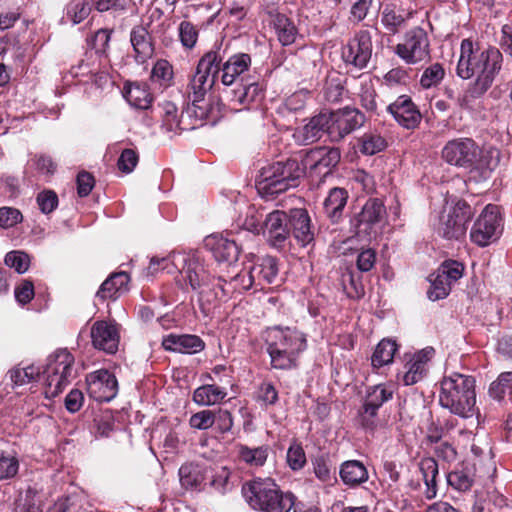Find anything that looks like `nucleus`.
I'll list each match as a JSON object with an SVG mask.
<instances>
[{
  "label": "nucleus",
  "mask_w": 512,
  "mask_h": 512,
  "mask_svg": "<svg viewBox=\"0 0 512 512\" xmlns=\"http://www.w3.org/2000/svg\"><path fill=\"white\" fill-rule=\"evenodd\" d=\"M503 61L501 50L495 46L481 49L475 47L469 38L461 41L456 74L463 80L473 77L474 80L469 83L464 95L456 99L459 107H468L471 101L481 98L491 89L502 69Z\"/></svg>",
  "instance_id": "obj_1"
},
{
  "label": "nucleus",
  "mask_w": 512,
  "mask_h": 512,
  "mask_svg": "<svg viewBox=\"0 0 512 512\" xmlns=\"http://www.w3.org/2000/svg\"><path fill=\"white\" fill-rule=\"evenodd\" d=\"M174 266L177 274L175 281L180 288L187 286L224 288L225 285H230L232 288H238V286L250 288L252 285L253 276L247 273L236 272L233 276H229V279L223 275H213L204 260L196 254L177 253Z\"/></svg>",
  "instance_id": "obj_2"
},
{
  "label": "nucleus",
  "mask_w": 512,
  "mask_h": 512,
  "mask_svg": "<svg viewBox=\"0 0 512 512\" xmlns=\"http://www.w3.org/2000/svg\"><path fill=\"white\" fill-rule=\"evenodd\" d=\"M500 156L499 149H482L474 139L468 137L452 139L442 149V158L446 163L469 169L471 174L476 173L483 180L488 179L498 166Z\"/></svg>",
  "instance_id": "obj_3"
},
{
  "label": "nucleus",
  "mask_w": 512,
  "mask_h": 512,
  "mask_svg": "<svg viewBox=\"0 0 512 512\" xmlns=\"http://www.w3.org/2000/svg\"><path fill=\"white\" fill-rule=\"evenodd\" d=\"M305 174V168L295 158L276 161L263 166L256 176L255 186L258 194L272 200L277 195L295 188Z\"/></svg>",
  "instance_id": "obj_4"
},
{
  "label": "nucleus",
  "mask_w": 512,
  "mask_h": 512,
  "mask_svg": "<svg viewBox=\"0 0 512 512\" xmlns=\"http://www.w3.org/2000/svg\"><path fill=\"white\" fill-rule=\"evenodd\" d=\"M248 505L260 512H287L293 504V493L281 490L271 478H254L242 486Z\"/></svg>",
  "instance_id": "obj_5"
},
{
  "label": "nucleus",
  "mask_w": 512,
  "mask_h": 512,
  "mask_svg": "<svg viewBox=\"0 0 512 512\" xmlns=\"http://www.w3.org/2000/svg\"><path fill=\"white\" fill-rule=\"evenodd\" d=\"M265 342L272 367L280 370L295 368L298 354L306 348L303 334L290 328L268 329Z\"/></svg>",
  "instance_id": "obj_6"
},
{
  "label": "nucleus",
  "mask_w": 512,
  "mask_h": 512,
  "mask_svg": "<svg viewBox=\"0 0 512 512\" xmlns=\"http://www.w3.org/2000/svg\"><path fill=\"white\" fill-rule=\"evenodd\" d=\"M440 384L441 406L464 418L472 416L476 404L474 377L455 372L445 376Z\"/></svg>",
  "instance_id": "obj_7"
},
{
  "label": "nucleus",
  "mask_w": 512,
  "mask_h": 512,
  "mask_svg": "<svg viewBox=\"0 0 512 512\" xmlns=\"http://www.w3.org/2000/svg\"><path fill=\"white\" fill-rule=\"evenodd\" d=\"M473 215L471 205L458 199L439 215L438 223L434 225L435 232L446 240H460L465 237L467 224Z\"/></svg>",
  "instance_id": "obj_8"
},
{
  "label": "nucleus",
  "mask_w": 512,
  "mask_h": 512,
  "mask_svg": "<svg viewBox=\"0 0 512 512\" xmlns=\"http://www.w3.org/2000/svg\"><path fill=\"white\" fill-rule=\"evenodd\" d=\"M387 214L384 201L370 197L361 211L350 219L351 231L359 240L371 241L378 235L379 224Z\"/></svg>",
  "instance_id": "obj_9"
},
{
  "label": "nucleus",
  "mask_w": 512,
  "mask_h": 512,
  "mask_svg": "<svg viewBox=\"0 0 512 512\" xmlns=\"http://www.w3.org/2000/svg\"><path fill=\"white\" fill-rule=\"evenodd\" d=\"M73 364L74 357L67 349H59L49 356L43 371L46 397H56L63 391L72 375Z\"/></svg>",
  "instance_id": "obj_10"
},
{
  "label": "nucleus",
  "mask_w": 512,
  "mask_h": 512,
  "mask_svg": "<svg viewBox=\"0 0 512 512\" xmlns=\"http://www.w3.org/2000/svg\"><path fill=\"white\" fill-rule=\"evenodd\" d=\"M503 231L500 206L488 204L475 220L470 240L479 247H485L498 240Z\"/></svg>",
  "instance_id": "obj_11"
},
{
  "label": "nucleus",
  "mask_w": 512,
  "mask_h": 512,
  "mask_svg": "<svg viewBox=\"0 0 512 512\" xmlns=\"http://www.w3.org/2000/svg\"><path fill=\"white\" fill-rule=\"evenodd\" d=\"M392 397L393 390L385 384L369 386L366 389L362 406L358 411V421L361 427L373 432L379 425V409Z\"/></svg>",
  "instance_id": "obj_12"
},
{
  "label": "nucleus",
  "mask_w": 512,
  "mask_h": 512,
  "mask_svg": "<svg viewBox=\"0 0 512 512\" xmlns=\"http://www.w3.org/2000/svg\"><path fill=\"white\" fill-rule=\"evenodd\" d=\"M341 160V151L338 147L317 146L305 154L302 167L309 170L311 177L319 175V187L326 177L331 176Z\"/></svg>",
  "instance_id": "obj_13"
},
{
  "label": "nucleus",
  "mask_w": 512,
  "mask_h": 512,
  "mask_svg": "<svg viewBox=\"0 0 512 512\" xmlns=\"http://www.w3.org/2000/svg\"><path fill=\"white\" fill-rule=\"evenodd\" d=\"M372 52V34L370 30L361 28L342 46L341 58L346 66L363 70L368 67Z\"/></svg>",
  "instance_id": "obj_14"
},
{
  "label": "nucleus",
  "mask_w": 512,
  "mask_h": 512,
  "mask_svg": "<svg viewBox=\"0 0 512 512\" xmlns=\"http://www.w3.org/2000/svg\"><path fill=\"white\" fill-rule=\"evenodd\" d=\"M251 236L249 231H241L236 234L233 232L222 234H212L204 239V247L211 252L218 263H227L229 266L238 261L239 255L243 250L241 236Z\"/></svg>",
  "instance_id": "obj_15"
},
{
  "label": "nucleus",
  "mask_w": 512,
  "mask_h": 512,
  "mask_svg": "<svg viewBox=\"0 0 512 512\" xmlns=\"http://www.w3.org/2000/svg\"><path fill=\"white\" fill-rule=\"evenodd\" d=\"M395 54L407 64H417L430 59V41L426 31L414 27L407 31L404 40L395 47Z\"/></svg>",
  "instance_id": "obj_16"
},
{
  "label": "nucleus",
  "mask_w": 512,
  "mask_h": 512,
  "mask_svg": "<svg viewBox=\"0 0 512 512\" xmlns=\"http://www.w3.org/2000/svg\"><path fill=\"white\" fill-rule=\"evenodd\" d=\"M330 122L329 137L332 141H340L346 135L362 127L365 115L356 108L345 107L328 114Z\"/></svg>",
  "instance_id": "obj_17"
},
{
  "label": "nucleus",
  "mask_w": 512,
  "mask_h": 512,
  "mask_svg": "<svg viewBox=\"0 0 512 512\" xmlns=\"http://www.w3.org/2000/svg\"><path fill=\"white\" fill-rule=\"evenodd\" d=\"M163 11L155 8L150 16L151 20L147 24L135 25L130 32V42L134 51V59L138 64H145L153 57L155 52L154 41L149 32L150 25L154 18H161Z\"/></svg>",
  "instance_id": "obj_18"
},
{
  "label": "nucleus",
  "mask_w": 512,
  "mask_h": 512,
  "mask_svg": "<svg viewBox=\"0 0 512 512\" xmlns=\"http://www.w3.org/2000/svg\"><path fill=\"white\" fill-rule=\"evenodd\" d=\"M87 391L97 402H109L116 397L118 382L114 374L106 369H100L87 375Z\"/></svg>",
  "instance_id": "obj_19"
},
{
  "label": "nucleus",
  "mask_w": 512,
  "mask_h": 512,
  "mask_svg": "<svg viewBox=\"0 0 512 512\" xmlns=\"http://www.w3.org/2000/svg\"><path fill=\"white\" fill-rule=\"evenodd\" d=\"M289 214L282 210L270 212L264 221V234L269 245L277 250H284L290 238Z\"/></svg>",
  "instance_id": "obj_20"
},
{
  "label": "nucleus",
  "mask_w": 512,
  "mask_h": 512,
  "mask_svg": "<svg viewBox=\"0 0 512 512\" xmlns=\"http://www.w3.org/2000/svg\"><path fill=\"white\" fill-rule=\"evenodd\" d=\"M386 111L403 128L414 130L419 126L422 120L421 112L418 106L408 95H400L396 100L390 103Z\"/></svg>",
  "instance_id": "obj_21"
},
{
  "label": "nucleus",
  "mask_w": 512,
  "mask_h": 512,
  "mask_svg": "<svg viewBox=\"0 0 512 512\" xmlns=\"http://www.w3.org/2000/svg\"><path fill=\"white\" fill-rule=\"evenodd\" d=\"M264 12L268 16L269 26L274 30L281 45L289 46L295 43L299 30L294 20L280 12L274 5H268Z\"/></svg>",
  "instance_id": "obj_22"
},
{
  "label": "nucleus",
  "mask_w": 512,
  "mask_h": 512,
  "mask_svg": "<svg viewBox=\"0 0 512 512\" xmlns=\"http://www.w3.org/2000/svg\"><path fill=\"white\" fill-rule=\"evenodd\" d=\"M93 347L107 354L118 351L120 335L116 324L96 321L90 331Z\"/></svg>",
  "instance_id": "obj_23"
},
{
  "label": "nucleus",
  "mask_w": 512,
  "mask_h": 512,
  "mask_svg": "<svg viewBox=\"0 0 512 512\" xmlns=\"http://www.w3.org/2000/svg\"><path fill=\"white\" fill-rule=\"evenodd\" d=\"M289 214V233L297 243L303 247L314 240V229L311 223L309 213L304 208H294L288 211Z\"/></svg>",
  "instance_id": "obj_24"
},
{
  "label": "nucleus",
  "mask_w": 512,
  "mask_h": 512,
  "mask_svg": "<svg viewBox=\"0 0 512 512\" xmlns=\"http://www.w3.org/2000/svg\"><path fill=\"white\" fill-rule=\"evenodd\" d=\"M265 99V86L260 82L242 84L232 91L231 102L240 109H257Z\"/></svg>",
  "instance_id": "obj_25"
},
{
  "label": "nucleus",
  "mask_w": 512,
  "mask_h": 512,
  "mask_svg": "<svg viewBox=\"0 0 512 512\" xmlns=\"http://www.w3.org/2000/svg\"><path fill=\"white\" fill-rule=\"evenodd\" d=\"M162 124L161 129L174 135L181 134L183 131H191L192 125L189 119L184 116L183 110L178 114L176 105L171 101H164L160 105Z\"/></svg>",
  "instance_id": "obj_26"
},
{
  "label": "nucleus",
  "mask_w": 512,
  "mask_h": 512,
  "mask_svg": "<svg viewBox=\"0 0 512 512\" xmlns=\"http://www.w3.org/2000/svg\"><path fill=\"white\" fill-rule=\"evenodd\" d=\"M162 346L165 350L185 354H196L205 348L204 341L196 335L169 334L163 338Z\"/></svg>",
  "instance_id": "obj_27"
},
{
  "label": "nucleus",
  "mask_w": 512,
  "mask_h": 512,
  "mask_svg": "<svg viewBox=\"0 0 512 512\" xmlns=\"http://www.w3.org/2000/svg\"><path fill=\"white\" fill-rule=\"evenodd\" d=\"M226 56V48H223L222 41L215 42L211 49L206 51L198 60L196 68L203 71L205 74L213 76L218 79L219 74H222V65Z\"/></svg>",
  "instance_id": "obj_28"
},
{
  "label": "nucleus",
  "mask_w": 512,
  "mask_h": 512,
  "mask_svg": "<svg viewBox=\"0 0 512 512\" xmlns=\"http://www.w3.org/2000/svg\"><path fill=\"white\" fill-rule=\"evenodd\" d=\"M434 355V349L427 347L415 353L407 362V371L404 374L403 381L405 385H413L423 379L427 372V364Z\"/></svg>",
  "instance_id": "obj_29"
},
{
  "label": "nucleus",
  "mask_w": 512,
  "mask_h": 512,
  "mask_svg": "<svg viewBox=\"0 0 512 512\" xmlns=\"http://www.w3.org/2000/svg\"><path fill=\"white\" fill-rule=\"evenodd\" d=\"M251 62V56L247 53H236L229 56L222 65V84L230 86L235 83L240 75L249 70Z\"/></svg>",
  "instance_id": "obj_30"
},
{
  "label": "nucleus",
  "mask_w": 512,
  "mask_h": 512,
  "mask_svg": "<svg viewBox=\"0 0 512 512\" xmlns=\"http://www.w3.org/2000/svg\"><path fill=\"white\" fill-rule=\"evenodd\" d=\"M348 198L349 194L345 188L334 187L329 190L323 202V211L333 224L339 223L342 219Z\"/></svg>",
  "instance_id": "obj_31"
},
{
  "label": "nucleus",
  "mask_w": 512,
  "mask_h": 512,
  "mask_svg": "<svg viewBox=\"0 0 512 512\" xmlns=\"http://www.w3.org/2000/svg\"><path fill=\"white\" fill-rule=\"evenodd\" d=\"M183 112L186 119H189L192 130L202 126L206 122L215 124L218 118V111L215 110L211 103L205 102V100L203 102L192 101Z\"/></svg>",
  "instance_id": "obj_32"
},
{
  "label": "nucleus",
  "mask_w": 512,
  "mask_h": 512,
  "mask_svg": "<svg viewBox=\"0 0 512 512\" xmlns=\"http://www.w3.org/2000/svg\"><path fill=\"white\" fill-rule=\"evenodd\" d=\"M216 81L213 76L205 74L203 71H200V69L195 68L187 85L189 100L193 102H203L207 92L213 88Z\"/></svg>",
  "instance_id": "obj_33"
},
{
  "label": "nucleus",
  "mask_w": 512,
  "mask_h": 512,
  "mask_svg": "<svg viewBox=\"0 0 512 512\" xmlns=\"http://www.w3.org/2000/svg\"><path fill=\"white\" fill-rule=\"evenodd\" d=\"M175 255H177V253L163 258L152 257L148 266L144 267L139 272L138 278L142 281L149 282L156 277H162L166 274H174L176 269V266H174Z\"/></svg>",
  "instance_id": "obj_34"
},
{
  "label": "nucleus",
  "mask_w": 512,
  "mask_h": 512,
  "mask_svg": "<svg viewBox=\"0 0 512 512\" xmlns=\"http://www.w3.org/2000/svg\"><path fill=\"white\" fill-rule=\"evenodd\" d=\"M341 481L350 488H355L365 483L368 478L366 466L359 460H348L340 466Z\"/></svg>",
  "instance_id": "obj_35"
},
{
  "label": "nucleus",
  "mask_w": 512,
  "mask_h": 512,
  "mask_svg": "<svg viewBox=\"0 0 512 512\" xmlns=\"http://www.w3.org/2000/svg\"><path fill=\"white\" fill-rule=\"evenodd\" d=\"M123 95L131 106L141 110L149 109L154 99L148 84L143 82L125 85Z\"/></svg>",
  "instance_id": "obj_36"
},
{
  "label": "nucleus",
  "mask_w": 512,
  "mask_h": 512,
  "mask_svg": "<svg viewBox=\"0 0 512 512\" xmlns=\"http://www.w3.org/2000/svg\"><path fill=\"white\" fill-rule=\"evenodd\" d=\"M475 465L464 462L455 470L447 474L446 480L449 486L460 492H466L471 489L475 482Z\"/></svg>",
  "instance_id": "obj_37"
},
{
  "label": "nucleus",
  "mask_w": 512,
  "mask_h": 512,
  "mask_svg": "<svg viewBox=\"0 0 512 512\" xmlns=\"http://www.w3.org/2000/svg\"><path fill=\"white\" fill-rule=\"evenodd\" d=\"M419 470L425 483V496L433 499L438 492L439 465L434 457H423L419 461Z\"/></svg>",
  "instance_id": "obj_38"
},
{
  "label": "nucleus",
  "mask_w": 512,
  "mask_h": 512,
  "mask_svg": "<svg viewBox=\"0 0 512 512\" xmlns=\"http://www.w3.org/2000/svg\"><path fill=\"white\" fill-rule=\"evenodd\" d=\"M464 266L462 263L454 260L445 261L437 271V275L432 283V288H451L462 276Z\"/></svg>",
  "instance_id": "obj_39"
},
{
  "label": "nucleus",
  "mask_w": 512,
  "mask_h": 512,
  "mask_svg": "<svg viewBox=\"0 0 512 512\" xmlns=\"http://www.w3.org/2000/svg\"><path fill=\"white\" fill-rule=\"evenodd\" d=\"M327 113H320L310 119V121L301 129L302 141L305 144H311L318 141L324 133L329 135L330 122Z\"/></svg>",
  "instance_id": "obj_40"
},
{
  "label": "nucleus",
  "mask_w": 512,
  "mask_h": 512,
  "mask_svg": "<svg viewBox=\"0 0 512 512\" xmlns=\"http://www.w3.org/2000/svg\"><path fill=\"white\" fill-rule=\"evenodd\" d=\"M406 22L404 9L395 3H387L381 10V23L386 31L391 34H397Z\"/></svg>",
  "instance_id": "obj_41"
},
{
  "label": "nucleus",
  "mask_w": 512,
  "mask_h": 512,
  "mask_svg": "<svg viewBox=\"0 0 512 512\" xmlns=\"http://www.w3.org/2000/svg\"><path fill=\"white\" fill-rule=\"evenodd\" d=\"M227 396L226 389L215 384H206L198 387L193 393V400L202 406L219 403Z\"/></svg>",
  "instance_id": "obj_42"
},
{
  "label": "nucleus",
  "mask_w": 512,
  "mask_h": 512,
  "mask_svg": "<svg viewBox=\"0 0 512 512\" xmlns=\"http://www.w3.org/2000/svg\"><path fill=\"white\" fill-rule=\"evenodd\" d=\"M398 350L395 340L390 338L382 339L371 356V364L374 368H380L393 362L394 355Z\"/></svg>",
  "instance_id": "obj_43"
},
{
  "label": "nucleus",
  "mask_w": 512,
  "mask_h": 512,
  "mask_svg": "<svg viewBox=\"0 0 512 512\" xmlns=\"http://www.w3.org/2000/svg\"><path fill=\"white\" fill-rule=\"evenodd\" d=\"M92 8L91 0H70L65 7L63 19L73 25L79 24L88 18Z\"/></svg>",
  "instance_id": "obj_44"
},
{
  "label": "nucleus",
  "mask_w": 512,
  "mask_h": 512,
  "mask_svg": "<svg viewBox=\"0 0 512 512\" xmlns=\"http://www.w3.org/2000/svg\"><path fill=\"white\" fill-rule=\"evenodd\" d=\"M236 448L239 458L250 466L261 467L267 461L269 452L267 445L250 448L246 445L238 444Z\"/></svg>",
  "instance_id": "obj_45"
},
{
  "label": "nucleus",
  "mask_w": 512,
  "mask_h": 512,
  "mask_svg": "<svg viewBox=\"0 0 512 512\" xmlns=\"http://www.w3.org/2000/svg\"><path fill=\"white\" fill-rule=\"evenodd\" d=\"M386 147V139L378 133L366 132L358 139L359 151L367 156L382 152Z\"/></svg>",
  "instance_id": "obj_46"
},
{
  "label": "nucleus",
  "mask_w": 512,
  "mask_h": 512,
  "mask_svg": "<svg viewBox=\"0 0 512 512\" xmlns=\"http://www.w3.org/2000/svg\"><path fill=\"white\" fill-rule=\"evenodd\" d=\"M181 485L185 489H199L205 481V476L201 468L197 465L186 464L179 469Z\"/></svg>",
  "instance_id": "obj_47"
},
{
  "label": "nucleus",
  "mask_w": 512,
  "mask_h": 512,
  "mask_svg": "<svg viewBox=\"0 0 512 512\" xmlns=\"http://www.w3.org/2000/svg\"><path fill=\"white\" fill-rule=\"evenodd\" d=\"M152 82L158 83L161 87H170L174 82V70L172 64L166 59H158L152 67Z\"/></svg>",
  "instance_id": "obj_48"
},
{
  "label": "nucleus",
  "mask_w": 512,
  "mask_h": 512,
  "mask_svg": "<svg viewBox=\"0 0 512 512\" xmlns=\"http://www.w3.org/2000/svg\"><path fill=\"white\" fill-rule=\"evenodd\" d=\"M178 38L184 50H193L198 42L200 29L189 20H183L178 25Z\"/></svg>",
  "instance_id": "obj_49"
},
{
  "label": "nucleus",
  "mask_w": 512,
  "mask_h": 512,
  "mask_svg": "<svg viewBox=\"0 0 512 512\" xmlns=\"http://www.w3.org/2000/svg\"><path fill=\"white\" fill-rule=\"evenodd\" d=\"M134 6L133 0H97L94 4L99 13L111 12L114 15L126 14Z\"/></svg>",
  "instance_id": "obj_50"
},
{
  "label": "nucleus",
  "mask_w": 512,
  "mask_h": 512,
  "mask_svg": "<svg viewBox=\"0 0 512 512\" xmlns=\"http://www.w3.org/2000/svg\"><path fill=\"white\" fill-rule=\"evenodd\" d=\"M445 77V69L442 64L434 63L427 67L420 78V85L424 89L436 87Z\"/></svg>",
  "instance_id": "obj_51"
},
{
  "label": "nucleus",
  "mask_w": 512,
  "mask_h": 512,
  "mask_svg": "<svg viewBox=\"0 0 512 512\" xmlns=\"http://www.w3.org/2000/svg\"><path fill=\"white\" fill-rule=\"evenodd\" d=\"M286 461L293 471L301 470L305 466L307 459L301 443L296 440L292 441L287 450Z\"/></svg>",
  "instance_id": "obj_52"
},
{
  "label": "nucleus",
  "mask_w": 512,
  "mask_h": 512,
  "mask_svg": "<svg viewBox=\"0 0 512 512\" xmlns=\"http://www.w3.org/2000/svg\"><path fill=\"white\" fill-rule=\"evenodd\" d=\"M36 203L43 214H50L56 210L59 204L57 193L52 189H44L36 196Z\"/></svg>",
  "instance_id": "obj_53"
},
{
  "label": "nucleus",
  "mask_w": 512,
  "mask_h": 512,
  "mask_svg": "<svg viewBox=\"0 0 512 512\" xmlns=\"http://www.w3.org/2000/svg\"><path fill=\"white\" fill-rule=\"evenodd\" d=\"M112 33L113 30L108 28H101L97 30L89 42L91 48L94 49L97 54L106 55L110 47Z\"/></svg>",
  "instance_id": "obj_54"
},
{
  "label": "nucleus",
  "mask_w": 512,
  "mask_h": 512,
  "mask_svg": "<svg viewBox=\"0 0 512 512\" xmlns=\"http://www.w3.org/2000/svg\"><path fill=\"white\" fill-rule=\"evenodd\" d=\"M377 92L370 82L369 84H363L359 94L361 106L369 113L378 115L377 112Z\"/></svg>",
  "instance_id": "obj_55"
},
{
  "label": "nucleus",
  "mask_w": 512,
  "mask_h": 512,
  "mask_svg": "<svg viewBox=\"0 0 512 512\" xmlns=\"http://www.w3.org/2000/svg\"><path fill=\"white\" fill-rule=\"evenodd\" d=\"M5 264L14 268L17 273H25L30 265L28 254L22 251H10L5 256Z\"/></svg>",
  "instance_id": "obj_56"
},
{
  "label": "nucleus",
  "mask_w": 512,
  "mask_h": 512,
  "mask_svg": "<svg viewBox=\"0 0 512 512\" xmlns=\"http://www.w3.org/2000/svg\"><path fill=\"white\" fill-rule=\"evenodd\" d=\"M278 266L277 260L274 257H265L259 266L258 278L263 280L266 284H272L277 277Z\"/></svg>",
  "instance_id": "obj_57"
},
{
  "label": "nucleus",
  "mask_w": 512,
  "mask_h": 512,
  "mask_svg": "<svg viewBox=\"0 0 512 512\" xmlns=\"http://www.w3.org/2000/svg\"><path fill=\"white\" fill-rule=\"evenodd\" d=\"M23 221L21 211L14 207L4 206L0 208V227L9 229Z\"/></svg>",
  "instance_id": "obj_58"
},
{
  "label": "nucleus",
  "mask_w": 512,
  "mask_h": 512,
  "mask_svg": "<svg viewBox=\"0 0 512 512\" xmlns=\"http://www.w3.org/2000/svg\"><path fill=\"white\" fill-rule=\"evenodd\" d=\"M373 0H347L350 8V20L359 23L363 21L370 10Z\"/></svg>",
  "instance_id": "obj_59"
},
{
  "label": "nucleus",
  "mask_w": 512,
  "mask_h": 512,
  "mask_svg": "<svg viewBox=\"0 0 512 512\" xmlns=\"http://www.w3.org/2000/svg\"><path fill=\"white\" fill-rule=\"evenodd\" d=\"M18 469L19 463L15 457L0 453V481L13 478Z\"/></svg>",
  "instance_id": "obj_60"
},
{
  "label": "nucleus",
  "mask_w": 512,
  "mask_h": 512,
  "mask_svg": "<svg viewBox=\"0 0 512 512\" xmlns=\"http://www.w3.org/2000/svg\"><path fill=\"white\" fill-rule=\"evenodd\" d=\"M139 161V155L134 149H124L117 161L118 169L123 173H130L134 170Z\"/></svg>",
  "instance_id": "obj_61"
},
{
  "label": "nucleus",
  "mask_w": 512,
  "mask_h": 512,
  "mask_svg": "<svg viewBox=\"0 0 512 512\" xmlns=\"http://www.w3.org/2000/svg\"><path fill=\"white\" fill-rule=\"evenodd\" d=\"M191 427L199 430H206L215 423V412L211 410H202L193 414L189 421Z\"/></svg>",
  "instance_id": "obj_62"
},
{
  "label": "nucleus",
  "mask_w": 512,
  "mask_h": 512,
  "mask_svg": "<svg viewBox=\"0 0 512 512\" xmlns=\"http://www.w3.org/2000/svg\"><path fill=\"white\" fill-rule=\"evenodd\" d=\"M35 374L38 375L39 373H35V368L33 366L23 369L14 368L8 372L10 381L17 386L31 382L35 378Z\"/></svg>",
  "instance_id": "obj_63"
},
{
  "label": "nucleus",
  "mask_w": 512,
  "mask_h": 512,
  "mask_svg": "<svg viewBox=\"0 0 512 512\" xmlns=\"http://www.w3.org/2000/svg\"><path fill=\"white\" fill-rule=\"evenodd\" d=\"M131 281V276L126 270L111 273L99 288H125Z\"/></svg>",
  "instance_id": "obj_64"
}]
</instances>
